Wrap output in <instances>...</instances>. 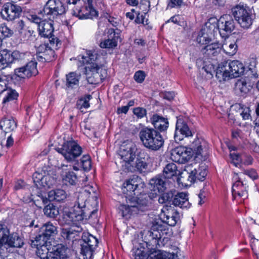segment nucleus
<instances>
[{
    "mask_svg": "<svg viewBox=\"0 0 259 259\" xmlns=\"http://www.w3.org/2000/svg\"><path fill=\"white\" fill-rule=\"evenodd\" d=\"M235 20L244 28H248L252 23L251 10L246 5L241 4L232 9Z\"/></svg>",
    "mask_w": 259,
    "mask_h": 259,
    "instance_id": "obj_5",
    "label": "nucleus"
},
{
    "mask_svg": "<svg viewBox=\"0 0 259 259\" xmlns=\"http://www.w3.org/2000/svg\"><path fill=\"white\" fill-rule=\"evenodd\" d=\"M227 67L232 78H236L242 75L244 72L243 64L238 60L227 62Z\"/></svg>",
    "mask_w": 259,
    "mask_h": 259,
    "instance_id": "obj_25",
    "label": "nucleus"
},
{
    "mask_svg": "<svg viewBox=\"0 0 259 259\" xmlns=\"http://www.w3.org/2000/svg\"><path fill=\"white\" fill-rule=\"evenodd\" d=\"M66 193L62 189H56L49 192L48 197L50 201H61L66 199Z\"/></svg>",
    "mask_w": 259,
    "mask_h": 259,
    "instance_id": "obj_42",
    "label": "nucleus"
},
{
    "mask_svg": "<svg viewBox=\"0 0 259 259\" xmlns=\"http://www.w3.org/2000/svg\"><path fill=\"white\" fill-rule=\"evenodd\" d=\"M57 227L53 225L50 222L47 223L41 227L40 234L36 236L35 238V239L38 240L47 241L49 238L57 234Z\"/></svg>",
    "mask_w": 259,
    "mask_h": 259,
    "instance_id": "obj_22",
    "label": "nucleus"
},
{
    "mask_svg": "<svg viewBox=\"0 0 259 259\" xmlns=\"http://www.w3.org/2000/svg\"><path fill=\"white\" fill-rule=\"evenodd\" d=\"M238 179L237 174H234V179L236 181L232 186V192L233 197L235 199L237 197L245 199L247 197L246 187Z\"/></svg>",
    "mask_w": 259,
    "mask_h": 259,
    "instance_id": "obj_21",
    "label": "nucleus"
},
{
    "mask_svg": "<svg viewBox=\"0 0 259 259\" xmlns=\"http://www.w3.org/2000/svg\"><path fill=\"white\" fill-rule=\"evenodd\" d=\"M90 98H79L76 103V108L79 110L83 108H88L90 106L89 103Z\"/></svg>",
    "mask_w": 259,
    "mask_h": 259,
    "instance_id": "obj_59",
    "label": "nucleus"
},
{
    "mask_svg": "<svg viewBox=\"0 0 259 259\" xmlns=\"http://www.w3.org/2000/svg\"><path fill=\"white\" fill-rule=\"evenodd\" d=\"M204 63L202 70H204L209 75V77H211L213 73L215 72L214 65L210 62H204Z\"/></svg>",
    "mask_w": 259,
    "mask_h": 259,
    "instance_id": "obj_55",
    "label": "nucleus"
},
{
    "mask_svg": "<svg viewBox=\"0 0 259 259\" xmlns=\"http://www.w3.org/2000/svg\"><path fill=\"white\" fill-rule=\"evenodd\" d=\"M109 32L110 33V34L114 33V36L111 39L108 38L101 42L100 47L102 48L111 49L116 47L117 45L118 36H115L114 30L113 29H110Z\"/></svg>",
    "mask_w": 259,
    "mask_h": 259,
    "instance_id": "obj_41",
    "label": "nucleus"
},
{
    "mask_svg": "<svg viewBox=\"0 0 259 259\" xmlns=\"http://www.w3.org/2000/svg\"><path fill=\"white\" fill-rule=\"evenodd\" d=\"M232 107L235 109H238L240 112V115H241L243 120L249 119L250 117V110L249 107L245 106L244 105L240 103H236L232 105Z\"/></svg>",
    "mask_w": 259,
    "mask_h": 259,
    "instance_id": "obj_45",
    "label": "nucleus"
},
{
    "mask_svg": "<svg viewBox=\"0 0 259 259\" xmlns=\"http://www.w3.org/2000/svg\"><path fill=\"white\" fill-rule=\"evenodd\" d=\"M74 217L71 210L64 209L61 217L59 219V223L62 226L76 225L78 221L74 219Z\"/></svg>",
    "mask_w": 259,
    "mask_h": 259,
    "instance_id": "obj_32",
    "label": "nucleus"
},
{
    "mask_svg": "<svg viewBox=\"0 0 259 259\" xmlns=\"http://www.w3.org/2000/svg\"><path fill=\"white\" fill-rule=\"evenodd\" d=\"M201 51L211 59L217 60V57H221V45L217 42L208 44L202 48Z\"/></svg>",
    "mask_w": 259,
    "mask_h": 259,
    "instance_id": "obj_24",
    "label": "nucleus"
},
{
    "mask_svg": "<svg viewBox=\"0 0 259 259\" xmlns=\"http://www.w3.org/2000/svg\"><path fill=\"white\" fill-rule=\"evenodd\" d=\"M80 76L77 73L72 72L66 75V87L67 90L76 88L79 84Z\"/></svg>",
    "mask_w": 259,
    "mask_h": 259,
    "instance_id": "obj_35",
    "label": "nucleus"
},
{
    "mask_svg": "<svg viewBox=\"0 0 259 259\" xmlns=\"http://www.w3.org/2000/svg\"><path fill=\"white\" fill-rule=\"evenodd\" d=\"M137 157L136 161L133 160L128 166L124 170L125 172H139L140 173L145 172L148 168L147 161L149 156L144 150H141L137 155Z\"/></svg>",
    "mask_w": 259,
    "mask_h": 259,
    "instance_id": "obj_9",
    "label": "nucleus"
},
{
    "mask_svg": "<svg viewBox=\"0 0 259 259\" xmlns=\"http://www.w3.org/2000/svg\"><path fill=\"white\" fill-rule=\"evenodd\" d=\"M192 151V155H195L196 158L201 159L205 158L208 153V144L206 141L201 138H197L193 141L189 147Z\"/></svg>",
    "mask_w": 259,
    "mask_h": 259,
    "instance_id": "obj_13",
    "label": "nucleus"
},
{
    "mask_svg": "<svg viewBox=\"0 0 259 259\" xmlns=\"http://www.w3.org/2000/svg\"><path fill=\"white\" fill-rule=\"evenodd\" d=\"M21 38L24 41L31 43L36 39V33L30 27H27L26 30L21 35Z\"/></svg>",
    "mask_w": 259,
    "mask_h": 259,
    "instance_id": "obj_46",
    "label": "nucleus"
},
{
    "mask_svg": "<svg viewBox=\"0 0 259 259\" xmlns=\"http://www.w3.org/2000/svg\"><path fill=\"white\" fill-rule=\"evenodd\" d=\"M160 217L165 224L175 226L179 220V213L174 208L165 206L161 209Z\"/></svg>",
    "mask_w": 259,
    "mask_h": 259,
    "instance_id": "obj_16",
    "label": "nucleus"
},
{
    "mask_svg": "<svg viewBox=\"0 0 259 259\" xmlns=\"http://www.w3.org/2000/svg\"><path fill=\"white\" fill-rule=\"evenodd\" d=\"M77 232L72 228H62L61 236L66 246H70L75 240Z\"/></svg>",
    "mask_w": 259,
    "mask_h": 259,
    "instance_id": "obj_30",
    "label": "nucleus"
},
{
    "mask_svg": "<svg viewBox=\"0 0 259 259\" xmlns=\"http://www.w3.org/2000/svg\"><path fill=\"white\" fill-rule=\"evenodd\" d=\"M31 245L37 248L36 254L40 259H48L50 252L48 248V241L35 239L31 240Z\"/></svg>",
    "mask_w": 259,
    "mask_h": 259,
    "instance_id": "obj_23",
    "label": "nucleus"
},
{
    "mask_svg": "<svg viewBox=\"0 0 259 259\" xmlns=\"http://www.w3.org/2000/svg\"><path fill=\"white\" fill-rule=\"evenodd\" d=\"M80 163L83 170H89L92 166L90 156L89 155H84L80 159Z\"/></svg>",
    "mask_w": 259,
    "mask_h": 259,
    "instance_id": "obj_54",
    "label": "nucleus"
},
{
    "mask_svg": "<svg viewBox=\"0 0 259 259\" xmlns=\"http://www.w3.org/2000/svg\"><path fill=\"white\" fill-rule=\"evenodd\" d=\"M47 20L44 19L38 25L39 34L41 36L48 38L50 45L53 48L58 49L61 45V42L53 34L54 30L53 20L47 21Z\"/></svg>",
    "mask_w": 259,
    "mask_h": 259,
    "instance_id": "obj_7",
    "label": "nucleus"
},
{
    "mask_svg": "<svg viewBox=\"0 0 259 259\" xmlns=\"http://www.w3.org/2000/svg\"><path fill=\"white\" fill-rule=\"evenodd\" d=\"M151 199L147 194H141L138 198H128L127 204H122L119 206V213L122 217L128 218L131 215L143 212L147 209Z\"/></svg>",
    "mask_w": 259,
    "mask_h": 259,
    "instance_id": "obj_2",
    "label": "nucleus"
},
{
    "mask_svg": "<svg viewBox=\"0 0 259 259\" xmlns=\"http://www.w3.org/2000/svg\"><path fill=\"white\" fill-rule=\"evenodd\" d=\"M21 12V7L11 3H7L3 6L1 14L4 19L13 21L19 17Z\"/></svg>",
    "mask_w": 259,
    "mask_h": 259,
    "instance_id": "obj_14",
    "label": "nucleus"
},
{
    "mask_svg": "<svg viewBox=\"0 0 259 259\" xmlns=\"http://www.w3.org/2000/svg\"><path fill=\"white\" fill-rule=\"evenodd\" d=\"M222 49L226 54L232 56L237 52V45L234 40H226L221 45Z\"/></svg>",
    "mask_w": 259,
    "mask_h": 259,
    "instance_id": "obj_40",
    "label": "nucleus"
},
{
    "mask_svg": "<svg viewBox=\"0 0 259 259\" xmlns=\"http://www.w3.org/2000/svg\"><path fill=\"white\" fill-rule=\"evenodd\" d=\"M161 232L157 231V230H151L149 232V236L151 238L153 241V243L155 245L158 244L159 240H160L162 237Z\"/></svg>",
    "mask_w": 259,
    "mask_h": 259,
    "instance_id": "obj_60",
    "label": "nucleus"
},
{
    "mask_svg": "<svg viewBox=\"0 0 259 259\" xmlns=\"http://www.w3.org/2000/svg\"><path fill=\"white\" fill-rule=\"evenodd\" d=\"M33 180L38 189L49 188L55 183V180L50 175L42 176V174L37 172L33 174Z\"/></svg>",
    "mask_w": 259,
    "mask_h": 259,
    "instance_id": "obj_20",
    "label": "nucleus"
},
{
    "mask_svg": "<svg viewBox=\"0 0 259 259\" xmlns=\"http://www.w3.org/2000/svg\"><path fill=\"white\" fill-rule=\"evenodd\" d=\"M16 127V123L11 118H4L0 121V128L5 133L11 132Z\"/></svg>",
    "mask_w": 259,
    "mask_h": 259,
    "instance_id": "obj_38",
    "label": "nucleus"
},
{
    "mask_svg": "<svg viewBox=\"0 0 259 259\" xmlns=\"http://www.w3.org/2000/svg\"><path fill=\"white\" fill-rule=\"evenodd\" d=\"M68 162L75 161L82 153V148L75 141H68L63 143L61 148L56 149Z\"/></svg>",
    "mask_w": 259,
    "mask_h": 259,
    "instance_id": "obj_4",
    "label": "nucleus"
},
{
    "mask_svg": "<svg viewBox=\"0 0 259 259\" xmlns=\"http://www.w3.org/2000/svg\"><path fill=\"white\" fill-rule=\"evenodd\" d=\"M136 15L137 17L135 20V22L136 23H142L144 25L148 24V19H146L145 20V15L143 13H141L140 11H137V12H136Z\"/></svg>",
    "mask_w": 259,
    "mask_h": 259,
    "instance_id": "obj_62",
    "label": "nucleus"
},
{
    "mask_svg": "<svg viewBox=\"0 0 259 259\" xmlns=\"http://www.w3.org/2000/svg\"><path fill=\"white\" fill-rule=\"evenodd\" d=\"M44 213L47 217L55 218L59 214L58 208L53 204H49L44 208Z\"/></svg>",
    "mask_w": 259,
    "mask_h": 259,
    "instance_id": "obj_48",
    "label": "nucleus"
},
{
    "mask_svg": "<svg viewBox=\"0 0 259 259\" xmlns=\"http://www.w3.org/2000/svg\"><path fill=\"white\" fill-rule=\"evenodd\" d=\"M24 244L23 238L16 232L9 234L7 245L11 247H21Z\"/></svg>",
    "mask_w": 259,
    "mask_h": 259,
    "instance_id": "obj_37",
    "label": "nucleus"
},
{
    "mask_svg": "<svg viewBox=\"0 0 259 259\" xmlns=\"http://www.w3.org/2000/svg\"><path fill=\"white\" fill-rule=\"evenodd\" d=\"M138 151V148L136 145L132 141H127L123 142L120 146L119 156L123 160L122 168L123 170L132 163L135 160L136 153Z\"/></svg>",
    "mask_w": 259,
    "mask_h": 259,
    "instance_id": "obj_6",
    "label": "nucleus"
},
{
    "mask_svg": "<svg viewBox=\"0 0 259 259\" xmlns=\"http://www.w3.org/2000/svg\"><path fill=\"white\" fill-rule=\"evenodd\" d=\"M165 196V198L167 200V202H172L174 198L175 197V195L176 194V191L175 189H173L169 191H168V189L167 191H164L163 192Z\"/></svg>",
    "mask_w": 259,
    "mask_h": 259,
    "instance_id": "obj_64",
    "label": "nucleus"
},
{
    "mask_svg": "<svg viewBox=\"0 0 259 259\" xmlns=\"http://www.w3.org/2000/svg\"><path fill=\"white\" fill-rule=\"evenodd\" d=\"M177 165L174 163H169L166 165L163 170V176L166 179H172L177 177L180 174Z\"/></svg>",
    "mask_w": 259,
    "mask_h": 259,
    "instance_id": "obj_36",
    "label": "nucleus"
},
{
    "mask_svg": "<svg viewBox=\"0 0 259 259\" xmlns=\"http://www.w3.org/2000/svg\"><path fill=\"white\" fill-rule=\"evenodd\" d=\"M172 204L175 206H178L182 208H189L191 204L188 200V193L185 192L176 193L175 197L172 200Z\"/></svg>",
    "mask_w": 259,
    "mask_h": 259,
    "instance_id": "obj_27",
    "label": "nucleus"
},
{
    "mask_svg": "<svg viewBox=\"0 0 259 259\" xmlns=\"http://www.w3.org/2000/svg\"><path fill=\"white\" fill-rule=\"evenodd\" d=\"M143 145L152 151L159 150L164 145V140L161 134L153 128L144 127L139 132Z\"/></svg>",
    "mask_w": 259,
    "mask_h": 259,
    "instance_id": "obj_3",
    "label": "nucleus"
},
{
    "mask_svg": "<svg viewBox=\"0 0 259 259\" xmlns=\"http://www.w3.org/2000/svg\"><path fill=\"white\" fill-rule=\"evenodd\" d=\"M181 175L188 176V181L192 184L197 180L203 181L207 175V170L203 166L196 168L194 165L190 164L185 166Z\"/></svg>",
    "mask_w": 259,
    "mask_h": 259,
    "instance_id": "obj_10",
    "label": "nucleus"
},
{
    "mask_svg": "<svg viewBox=\"0 0 259 259\" xmlns=\"http://www.w3.org/2000/svg\"><path fill=\"white\" fill-rule=\"evenodd\" d=\"M82 240L79 259H92L93 252L98 245L97 239L91 234L83 233Z\"/></svg>",
    "mask_w": 259,
    "mask_h": 259,
    "instance_id": "obj_8",
    "label": "nucleus"
},
{
    "mask_svg": "<svg viewBox=\"0 0 259 259\" xmlns=\"http://www.w3.org/2000/svg\"><path fill=\"white\" fill-rule=\"evenodd\" d=\"M150 184L153 186L154 190H157L159 193L167 191L169 186L167 181L164 177H158L151 179Z\"/></svg>",
    "mask_w": 259,
    "mask_h": 259,
    "instance_id": "obj_28",
    "label": "nucleus"
},
{
    "mask_svg": "<svg viewBox=\"0 0 259 259\" xmlns=\"http://www.w3.org/2000/svg\"><path fill=\"white\" fill-rule=\"evenodd\" d=\"M61 176L63 183L66 185H75L78 181L76 174L71 170L63 171Z\"/></svg>",
    "mask_w": 259,
    "mask_h": 259,
    "instance_id": "obj_39",
    "label": "nucleus"
},
{
    "mask_svg": "<svg viewBox=\"0 0 259 259\" xmlns=\"http://www.w3.org/2000/svg\"><path fill=\"white\" fill-rule=\"evenodd\" d=\"M150 7V3L149 0H141L138 7L137 8L139 9L141 13H143L146 15L148 12Z\"/></svg>",
    "mask_w": 259,
    "mask_h": 259,
    "instance_id": "obj_53",
    "label": "nucleus"
},
{
    "mask_svg": "<svg viewBox=\"0 0 259 259\" xmlns=\"http://www.w3.org/2000/svg\"><path fill=\"white\" fill-rule=\"evenodd\" d=\"M146 74L144 71L139 70L135 73L134 79L139 83H142L145 79Z\"/></svg>",
    "mask_w": 259,
    "mask_h": 259,
    "instance_id": "obj_63",
    "label": "nucleus"
},
{
    "mask_svg": "<svg viewBox=\"0 0 259 259\" xmlns=\"http://www.w3.org/2000/svg\"><path fill=\"white\" fill-rule=\"evenodd\" d=\"M230 162L234 164L235 166L237 167L240 165L242 159L239 154L233 152L230 154Z\"/></svg>",
    "mask_w": 259,
    "mask_h": 259,
    "instance_id": "obj_61",
    "label": "nucleus"
},
{
    "mask_svg": "<svg viewBox=\"0 0 259 259\" xmlns=\"http://www.w3.org/2000/svg\"><path fill=\"white\" fill-rule=\"evenodd\" d=\"M10 231L4 224L0 223V247L7 245L9 237Z\"/></svg>",
    "mask_w": 259,
    "mask_h": 259,
    "instance_id": "obj_44",
    "label": "nucleus"
},
{
    "mask_svg": "<svg viewBox=\"0 0 259 259\" xmlns=\"http://www.w3.org/2000/svg\"><path fill=\"white\" fill-rule=\"evenodd\" d=\"M220 28L218 20L216 18H211L206 22L205 27L202 30L211 36L214 35V33Z\"/></svg>",
    "mask_w": 259,
    "mask_h": 259,
    "instance_id": "obj_34",
    "label": "nucleus"
},
{
    "mask_svg": "<svg viewBox=\"0 0 259 259\" xmlns=\"http://www.w3.org/2000/svg\"><path fill=\"white\" fill-rule=\"evenodd\" d=\"M12 63V53L7 50L0 49V63L4 66V67H6Z\"/></svg>",
    "mask_w": 259,
    "mask_h": 259,
    "instance_id": "obj_43",
    "label": "nucleus"
},
{
    "mask_svg": "<svg viewBox=\"0 0 259 259\" xmlns=\"http://www.w3.org/2000/svg\"><path fill=\"white\" fill-rule=\"evenodd\" d=\"M220 21V30L225 31L227 33H231L235 29V23L230 15H225L221 18Z\"/></svg>",
    "mask_w": 259,
    "mask_h": 259,
    "instance_id": "obj_31",
    "label": "nucleus"
},
{
    "mask_svg": "<svg viewBox=\"0 0 259 259\" xmlns=\"http://www.w3.org/2000/svg\"><path fill=\"white\" fill-rule=\"evenodd\" d=\"M65 13L62 11H57L50 7L45 5L44 9L40 11V14L44 19L49 20H53L58 15H62Z\"/></svg>",
    "mask_w": 259,
    "mask_h": 259,
    "instance_id": "obj_33",
    "label": "nucleus"
},
{
    "mask_svg": "<svg viewBox=\"0 0 259 259\" xmlns=\"http://www.w3.org/2000/svg\"><path fill=\"white\" fill-rule=\"evenodd\" d=\"M164 222L160 219V220H155L153 222V225L151 226V230H157V231L163 233V231H165V226L163 225Z\"/></svg>",
    "mask_w": 259,
    "mask_h": 259,
    "instance_id": "obj_57",
    "label": "nucleus"
},
{
    "mask_svg": "<svg viewBox=\"0 0 259 259\" xmlns=\"http://www.w3.org/2000/svg\"><path fill=\"white\" fill-rule=\"evenodd\" d=\"M77 58L82 64H86L83 68V73L89 83H100L106 77L107 72L103 68L100 60L101 56L95 51H89L86 56L79 55Z\"/></svg>",
    "mask_w": 259,
    "mask_h": 259,
    "instance_id": "obj_1",
    "label": "nucleus"
},
{
    "mask_svg": "<svg viewBox=\"0 0 259 259\" xmlns=\"http://www.w3.org/2000/svg\"><path fill=\"white\" fill-rule=\"evenodd\" d=\"M215 76L220 82L232 78L227 67V62L224 61L218 65L216 69Z\"/></svg>",
    "mask_w": 259,
    "mask_h": 259,
    "instance_id": "obj_26",
    "label": "nucleus"
},
{
    "mask_svg": "<svg viewBox=\"0 0 259 259\" xmlns=\"http://www.w3.org/2000/svg\"><path fill=\"white\" fill-rule=\"evenodd\" d=\"M151 122L153 125L155 130H157L160 132L166 131L169 125L167 118L159 116L157 114H154L151 118Z\"/></svg>",
    "mask_w": 259,
    "mask_h": 259,
    "instance_id": "obj_29",
    "label": "nucleus"
},
{
    "mask_svg": "<svg viewBox=\"0 0 259 259\" xmlns=\"http://www.w3.org/2000/svg\"><path fill=\"white\" fill-rule=\"evenodd\" d=\"M155 259H178V256L174 253L160 252L153 256Z\"/></svg>",
    "mask_w": 259,
    "mask_h": 259,
    "instance_id": "obj_52",
    "label": "nucleus"
},
{
    "mask_svg": "<svg viewBox=\"0 0 259 259\" xmlns=\"http://www.w3.org/2000/svg\"><path fill=\"white\" fill-rule=\"evenodd\" d=\"M71 210L73 213V215L75 216L74 219L77 220L78 222L84 219H89L97 213V209H94L91 211L89 209L87 208L85 202L83 201V200L80 202L79 198L78 201L74 204Z\"/></svg>",
    "mask_w": 259,
    "mask_h": 259,
    "instance_id": "obj_11",
    "label": "nucleus"
},
{
    "mask_svg": "<svg viewBox=\"0 0 259 259\" xmlns=\"http://www.w3.org/2000/svg\"><path fill=\"white\" fill-rule=\"evenodd\" d=\"M55 250L60 259H65L68 257L67 247L63 245L58 246Z\"/></svg>",
    "mask_w": 259,
    "mask_h": 259,
    "instance_id": "obj_58",
    "label": "nucleus"
},
{
    "mask_svg": "<svg viewBox=\"0 0 259 259\" xmlns=\"http://www.w3.org/2000/svg\"><path fill=\"white\" fill-rule=\"evenodd\" d=\"M143 185L141 179L136 176H134L132 178L127 180L123 184L122 188L123 193L126 195V199L135 198L133 197V195H135V191L138 189L139 186L143 187Z\"/></svg>",
    "mask_w": 259,
    "mask_h": 259,
    "instance_id": "obj_15",
    "label": "nucleus"
},
{
    "mask_svg": "<svg viewBox=\"0 0 259 259\" xmlns=\"http://www.w3.org/2000/svg\"><path fill=\"white\" fill-rule=\"evenodd\" d=\"M13 31L8 27L5 24H2L0 25V34L2 36L9 37L13 34Z\"/></svg>",
    "mask_w": 259,
    "mask_h": 259,
    "instance_id": "obj_56",
    "label": "nucleus"
},
{
    "mask_svg": "<svg viewBox=\"0 0 259 259\" xmlns=\"http://www.w3.org/2000/svg\"><path fill=\"white\" fill-rule=\"evenodd\" d=\"M193 133L194 132L188 126L186 119L183 117L177 118L174 136L176 142L181 141L184 137H191Z\"/></svg>",
    "mask_w": 259,
    "mask_h": 259,
    "instance_id": "obj_12",
    "label": "nucleus"
},
{
    "mask_svg": "<svg viewBox=\"0 0 259 259\" xmlns=\"http://www.w3.org/2000/svg\"><path fill=\"white\" fill-rule=\"evenodd\" d=\"M30 56L29 53L26 52L25 53H21L18 51H15L12 53V57L13 59V63L16 61H19L22 60H28L27 58Z\"/></svg>",
    "mask_w": 259,
    "mask_h": 259,
    "instance_id": "obj_50",
    "label": "nucleus"
},
{
    "mask_svg": "<svg viewBox=\"0 0 259 259\" xmlns=\"http://www.w3.org/2000/svg\"><path fill=\"white\" fill-rule=\"evenodd\" d=\"M237 90L242 94V96H244L251 90L252 86L247 83L245 80H238L236 83Z\"/></svg>",
    "mask_w": 259,
    "mask_h": 259,
    "instance_id": "obj_47",
    "label": "nucleus"
},
{
    "mask_svg": "<svg viewBox=\"0 0 259 259\" xmlns=\"http://www.w3.org/2000/svg\"><path fill=\"white\" fill-rule=\"evenodd\" d=\"M56 50L49 44L40 45L37 49L36 58L40 62H50L55 58V51Z\"/></svg>",
    "mask_w": 259,
    "mask_h": 259,
    "instance_id": "obj_18",
    "label": "nucleus"
},
{
    "mask_svg": "<svg viewBox=\"0 0 259 259\" xmlns=\"http://www.w3.org/2000/svg\"><path fill=\"white\" fill-rule=\"evenodd\" d=\"M171 158L180 163H184L189 160L192 156V151L189 147L179 146L171 152Z\"/></svg>",
    "mask_w": 259,
    "mask_h": 259,
    "instance_id": "obj_17",
    "label": "nucleus"
},
{
    "mask_svg": "<svg viewBox=\"0 0 259 259\" xmlns=\"http://www.w3.org/2000/svg\"><path fill=\"white\" fill-rule=\"evenodd\" d=\"M210 36H211L208 35V34L201 29L197 37L196 41L200 45L206 46L211 41Z\"/></svg>",
    "mask_w": 259,
    "mask_h": 259,
    "instance_id": "obj_49",
    "label": "nucleus"
},
{
    "mask_svg": "<svg viewBox=\"0 0 259 259\" xmlns=\"http://www.w3.org/2000/svg\"><path fill=\"white\" fill-rule=\"evenodd\" d=\"M37 63L34 61H31L26 65L15 69V74L18 77L22 78L30 77L37 74L38 70L36 67Z\"/></svg>",
    "mask_w": 259,
    "mask_h": 259,
    "instance_id": "obj_19",
    "label": "nucleus"
},
{
    "mask_svg": "<svg viewBox=\"0 0 259 259\" xmlns=\"http://www.w3.org/2000/svg\"><path fill=\"white\" fill-rule=\"evenodd\" d=\"M45 5L57 11H65L64 6L59 0H48Z\"/></svg>",
    "mask_w": 259,
    "mask_h": 259,
    "instance_id": "obj_51",
    "label": "nucleus"
}]
</instances>
